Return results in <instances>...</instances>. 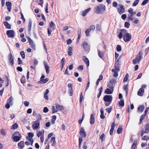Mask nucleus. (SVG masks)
<instances>
[{
  "instance_id": "1",
  "label": "nucleus",
  "mask_w": 149,
  "mask_h": 149,
  "mask_svg": "<svg viewBox=\"0 0 149 149\" xmlns=\"http://www.w3.org/2000/svg\"><path fill=\"white\" fill-rule=\"evenodd\" d=\"M106 6L103 4L96 6L95 8V12L97 14L103 13L105 10Z\"/></svg>"
},
{
  "instance_id": "2",
  "label": "nucleus",
  "mask_w": 149,
  "mask_h": 149,
  "mask_svg": "<svg viewBox=\"0 0 149 149\" xmlns=\"http://www.w3.org/2000/svg\"><path fill=\"white\" fill-rule=\"evenodd\" d=\"M103 100L105 102V105L108 107L110 104L112 100V97L111 95H106L103 97Z\"/></svg>"
},
{
  "instance_id": "3",
  "label": "nucleus",
  "mask_w": 149,
  "mask_h": 149,
  "mask_svg": "<svg viewBox=\"0 0 149 149\" xmlns=\"http://www.w3.org/2000/svg\"><path fill=\"white\" fill-rule=\"evenodd\" d=\"M142 57V53L141 51H140L136 55L135 58L132 61L133 63L134 64L136 63H139Z\"/></svg>"
},
{
  "instance_id": "4",
  "label": "nucleus",
  "mask_w": 149,
  "mask_h": 149,
  "mask_svg": "<svg viewBox=\"0 0 149 149\" xmlns=\"http://www.w3.org/2000/svg\"><path fill=\"white\" fill-rule=\"evenodd\" d=\"M81 46L83 47L85 51H88L89 50L90 47L87 42H83L81 45Z\"/></svg>"
},
{
  "instance_id": "5",
  "label": "nucleus",
  "mask_w": 149,
  "mask_h": 149,
  "mask_svg": "<svg viewBox=\"0 0 149 149\" xmlns=\"http://www.w3.org/2000/svg\"><path fill=\"white\" fill-rule=\"evenodd\" d=\"M124 41L126 42L130 41L132 38L131 35L129 33H127L123 36Z\"/></svg>"
},
{
  "instance_id": "6",
  "label": "nucleus",
  "mask_w": 149,
  "mask_h": 149,
  "mask_svg": "<svg viewBox=\"0 0 149 149\" xmlns=\"http://www.w3.org/2000/svg\"><path fill=\"white\" fill-rule=\"evenodd\" d=\"M8 62L11 66H13V65L14 63L13 57L11 53L8 55Z\"/></svg>"
},
{
  "instance_id": "7",
  "label": "nucleus",
  "mask_w": 149,
  "mask_h": 149,
  "mask_svg": "<svg viewBox=\"0 0 149 149\" xmlns=\"http://www.w3.org/2000/svg\"><path fill=\"white\" fill-rule=\"evenodd\" d=\"M13 100V98L12 97H10L8 100L7 102L5 105V107L7 109H8L10 108V105L12 104V101Z\"/></svg>"
},
{
  "instance_id": "8",
  "label": "nucleus",
  "mask_w": 149,
  "mask_h": 149,
  "mask_svg": "<svg viewBox=\"0 0 149 149\" xmlns=\"http://www.w3.org/2000/svg\"><path fill=\"white\" fill-rule=\"evenodd\" d=\"M40 122L38 121H34L32 124L33 129L34 130L37 129L39 127Z\"/></svg>"
},
{
  "instance_id": "9",
  "label": "nucleus",
  "mask_w": 149,
  "mask_h": 149,
  "mask_svg": "<svg viewBox=\"0 0 149 149\" xmlns=\"http://www.w3.org/2000/svg\"><path fill=\"white\" fill-rule=\"evenodd\" d=\"M6 34L9 37L13 38L14 36V32L12 30H8L6 31Z\"/></svg>"
},
{
  "instance_id": "10",
  "label": "nucleus",
  "mask_w": 149,
  "mask_h": 149,
  "mask_svg": "<svg viewBox=\"0 0 149 149\" xmlns=\"http://www.w3.org/2000/svg\"><path fill=\"white\" fill-rule=\"evenodd\" d=\"M79 133L81 136L85 138L86 137V133L84 129L82 127L81 128L79 132Z\"/></svg>"
},
{
  "instance_id": "11",
  "label": "nucleus",
  "mask_w": 149,
  "mask_h": 149,
  "mask_svg": "<svg viewBox=\"0 0 149 149\" xmlns=\"http://www.w3.org/2000/svg\"><path fill=\"white\" fill-rule=\"evenodd\" d=\"M43 64L44 65L45 69L46 71V73L47 74H48L49 72V66L47 62L45 61H43Z\"/></svg>"
},
{
  "instance_id": "12",
  "label": "nucleus",
  "mask_w": 149,
  "mask_h": 149,
  "mask_svg": "<svg viewBox=\"0 0 149 149\" xmlns=\"http://www.w3.org/2000/svg\"><path fill=\"white\" fill-rule=\"evenodd\" d=\"M12 5V3L10 2L7 1L6 2V5L9 12H10L11 10Z\"/></svg>"
},
{
  "instance_id": "13",
  "label": "nucleus",
  "mask_w": 149,
  "mask_h": 149,
  "mask_svg": "<svg viewBox=\"0 0 149 149\" xmlns=\"http://www.w3.org/2000/svg\"><path fill=\"white\" fill-rule=\"evenodd\" d=\"M29 41L30 44L31 46V47L33 48L34 50L36 49V46L34 43H33V41L30 38H29Z\"/></svg>"
},
{
  "instance_id": "14",
  "label": "nucleus",
  "mask_w": 149,
  "mask_h": 149,
  "mask_svg": "<svg viewBox=\"0 0 149 149\" xmlns=\"http://www.w3.org/2000/svg\"><path fill=\"white\" fill-rule=\"evenodd\" d=\"M118 10L119 13L120 14H123L125 12V9L124 6L123 5L120 6V8L118 9Z\"/></svg>"
},
{
  "instance_id": "15",
  "label": "nucleus",
  "mask_w": 149,
  "mask_h": 149,
  "mask_svg": "<svg viewBox=\"0 0 149 149\" xmlns=\"http://www.w3.org/2000/svg\"><path fill=\"white\" fill-rule=\"evenodd\" d=\"M91 10V8H90L86 9L82 12V15L84 17L86 15L87 13L90 11Z\"/></svg>"
},
{
  "instance_id": "16",
  "label": "nucleus",
  "mask_w": 149,
  "mask_h": 149,
  "mask_svg": "<svg viewBox=\"0 0 149 149\" xmlns=\"http://www.w3.org/2000/svg\"><path fill=\"white\" fill-rule=\"evenodd\" d=\"M95 114H92L91 115L90 118V123L91 124H92L94 123L95 122L94 117Z\"/></svg>"
},
{
  "instance_id": "17",
  "label": "nucleus",
  "mask_w": 149,
  "mask_h": 149,
  "mask_svg": "<svg viewBox=\"0 0 149 149\" xmlns=\"http://www.w3.org/2000/svg\"><path fill=\"white\" fill-rule=\"evenodd\" d=\"M145 108L144 105H140L138 108V111L139 112H142L143 111Z\"/></svg>"
},
{
  "instance_id": "18",
  "label": "nucleus",
  "mask_w": 149,
  "mask_h": 149,
  "mask_svg": "<svg viewBox=\"0 0 149 149\" xmlns=\"http://www.w3.org/2000/svg\"><path fill=\"white\" fill-rule=\"evenodd\" d=\"M144 90L142 88H141L138 92V95L140 96H142L144 93Z\"/></svg>"
},
{
  "instance_id": "19",
  "label": "nucleus",
  "mask_w": 149,
  "mask_h": 149,
  "mask_svg": "<svg viewBox=\"0 0 149 149\" xmlns=\"http://www.w3.org/2000/svg\"><path fill=\"white\" fill-rule=\"evenodd\" d=\"M56 109L59 111L62 110L64 109V107H63L58 104H56Z\"/></svg>"
},
{
  "instance_id": "20",
  "label": "nucleus",
  "mask_w": 149,
  "mask_h": 149,
  "mask_svg": "<svg viewBox=\"0 0 149 149\" xmlns=\"http://www.w3.org/2000/svg\"><path fill=\"white\" fill-rule=\"evenodd\" d=\"M83 57L84 58L83 60L86 64L87 66L88 67L89 65V61L88 59L85 56H84Z\"/></svg>"
},
{
  "instance_id": "21",
  "label": "nucleus",
  "mask_w": 149,
  "mask_h": 149,
  "mask_svg": "<svg viewBox=\"0 0 149 149\" xmlns=\"http://www.w3.org/2000/svg\"><path fill=\"white\" fill-rule=\"evenodd\" d=\"M37 136L38 137H39L40 136H44V130H43L41 131H39L37 133Z\"/></svg>"
},
{
  "instance_id": "22",
  "label": "nucleus",
  "mask_w": 149,
  "mask_h": 149,
  "mask_svg": "<svg viewBox=\"0 0 149 149\" xmlns=\"http://www.w3.org/2000/svg\"><path fill=\"white\" fill-rule=\"evenodd\" d=\"M18 146L20 149H23L24 146V142L23 141H21L18 144Z\"/></svg>"
},
{
  "instance_id": "23",
  "label": "nucleus",
  "mask_w": 149,
  "mask_h": 149,
  "mask_svg": "<svg viewBox=\"0 0 149 149\" xmlns=\"http://www.w3.org/2000/svg\"><path fill=\"white\" fill-rule=\"evenodd\" d=\"M32 21L31 20H29L28 25V31L30 32L31 31L32 26Z\"/></svg>"
},
{
  "instance_id": "24",
  "label": "nucleus",
  "mask_w": 149,
  "mask_h": 149,
  "mask_svg": "<svg viewBox=\"0 0 149 149\" xmlns=\"http://www.w3.org/2000/svg\"><path fill=\"white\" fill-rule=\"evenodd\" d=\"M98 55L99 57L100 58L102 57L104 53V52L101 51L100 50L97 49Z\"/></svg>"
},
{
  "instance_id": "25",
  "label": "nucleus",
  "mask_w": 149,
  "mask_h": 149,
  "mask_svg": "<svg viewBox=\"0 0 149 149\" xmlns=\"http://www.w3.org/2000/svg\"><path fill=\"white\" fill-rule=\"evenodd\" d=\"M100 118L102 119H104L105 118V116L104 115V111L102 108H101L100 109Z\"/></svg>"
},
{
  "instance_id": "26",
  "label": "nucleus",
  "mask_w": 149,
  "mask_h": 149,
  "mask_svg": "<svg viewBox=\"0 0 149 149\" xmlns=\"http://www.w3.org/2000/svg\"><path fill=\"white\" fill-rule=\"evenodd\" d=\"M130 13V15H133L136 13V12L133 11V9L131 8H130L128 10Z\"/></svg>"
},
{
  "instance_id": "27",
  "label": "nucleus",
  "mask_w": 149,
  "mask_h": 149,
  "mask_svg": "<svg viewBox=\"0 0 149 149\" xmlns=\"http://www.w3.org/2000/svg\"><path fill=\"white\" fill-rule=\"evenodd\" d=\"M1 135L4 136H5L6 134V130L3 128L1 129Z\"/></svg>"
},
{
  "instance_id": "28",
  "label": "nucleus",
  "mask_w": 149,
  "mask_h": 149,
  "mask_svg": "<svg viewBox=\"0 0 149 149\" xmlns=\"http://www.w3.org/2000/svg\"><path fill=\"white\" fill-rule=\"evenodd\" d=\"M21 138V136L20 137L17 136H15L13 137V139L15 141L17 142L19 141L20 138Z\"/></svg>"
},
{
  "instance_id": "29",
  "label": "nucleus",
  "mask_w": 149,
  "mask_h": 149,
  "mask_svg": "<svg viewBox=\"0 0 149 149\" xmlns=\"http://www.w3.org/2000/svg\"><path fill=\"white\" fill-rule=\"evenodd\" d=\"M113 91H111L109 88H107L105 91V93L106 94H111L112 93Z\"/></svg>"
},
{
  "instance_id": "30",
  "label": "nucleus",
  "mask_w": 149,
  "mask_h": 149,
  "mask_svg": "<svg viewBox=\"0 0 149 149\" xmlns=\"http://www.w3.org/2000/svg\"><path fill=\"white\" fill-rule=\"evenodd\" d=\"M4 24L7 29H11L10 25L7 22H4Z\"/></svg>"
},
{
  "instance_id": "31",
  "label": "nucleus",
  "mask_w": 149,
  "mask_h": 149,
  "mask_svg": "<svg viewBox=\"0 0 149 149\" xmlns=\"http://www.w3.org/2000/svg\"><path fill=\"white\" fill-rule=\"evenodd\" d=\"M20 81L21 83L23 84H24L25 83L26 79L25 77L24 76H22V78L20 79Z\"/></svg>"
},
{
  "instance_id": "32",
  "label": "nucleus",
  "mask_w": 149,
  "mask_h": 149,
  "mask_svg": "<svg viewBox=\"0 0 149 149\" xmlns=\"http://www.w3.org/2000/svg\"><path fill=\"white\" fill-rule=\"evenodd\" d=\"M56 116H52V118L51 120V122L52 124H54L55 123V121L56 120Z\"/></svg>"
},
{
  "instance_id": "33",
  "label": "nucleus",
  "mask_w": 149,
  "mask_h": 149,
  "mask_svg": "<svg viewBox=\"0 0 149 149\" xmlns=\"http://www.w3.org/2000/svg\"><path fill=\"white\" fill-rule=\"evenodd\" d=\"M109 82L112 85H115L116 82V80L115 79H111L109 81Z\"/></svg>"
},
{
  "instance_id": "34",
  "label": "nucleus",
  "mask_w": 149,
  "mask_h": 149,
  "mask_svg": "<svg viewBox=\"0 0 149 149\" xmlns=\"http://www.w3.org/2000/svg\"><path fill=\"white\" fill-rule=\"evenodd\" d=\"M149 128L147 125H146V126L145 130H144V132L145 133H147L149 132Z\"/></svg>"
},
{
  "instance_id": "35",
  "label": "nucleus",
  "mask_w": 149,
  "mask_h": 149,
  "mask_svg": "<svg viewBox=\"0 0 149 149\" xmlns=\"http://www.w3.org/2000/svg\"><path fill=\"white\" fill-rule=\"evenodd\" d=\"M18 127L17 124L16 123H15L12 126L11 128L12 129H16Z\"/></svg>"
},
{
  "instance_id": "36",
  "label": "nucleus",
  "mask_w": 149,
  "mask_h": 149,
  "mask_svg": "<svg viewBox=\"0 0 149 149\" xmlns=\"http://www.w3.org/2000/svg\"><path fill=\"white\" fill-rule=\"evenodd\" d=\"M140 0H136L132 5L133 6H136L139 3Z\"/></svg>"
},
{
  "instance_id": "37",
  "label": "nucleus",
  "mask_w": 149,
  "mask_h": 149,
  "mask_svg": "<svg viewBox=\"0 0 149 149\" xmlns=\"http://www.w3.org/2000/svg\"><path fill=\"white\" fill-rule=\"evenodd\" d=\"M26 138L31 143V146H32L33 143V139L32 138L29 137H28V136L26 137Z\"/></svg>"
},
{
  "instance_id": "38",
  "label": "nucleus",
  "mask_w": 149,
  "mask_h": 149,
  "mask_svg": "<svg viewBox=\"0 0 149 149\" xmlns=\"http://www.w3.org/2000/svg\"><path fill=\"white\" fill-rule=\"evenodd\" d=\"M114 69L112 70H114L115 71L118 72L119 71V68L118 65H115L114 66Z\"/></svg>"
},
{
  "instance_id": "39",
  "label": "nucleus",
  "mask_w": 149,
  "mask_h": 149,
  "mask_svg": "<svg viewBox=\"0 0 149 149\" xmlns=\"http://www.w3.org/2000/svg\"><path fill=\"white\" fill-rule=\"evenodd\" d=\"M122 128L121 126H120L117 130V132L118 134H119L121 133L122 130Z\"/></svg>"
},
{
  "instance_id": "40",
  "label": "nucleus",
  "mask_w": 149,
  "mask_h": 149,
  "mask_svg": "<svg viewBox=\"0 0 149 149\" xmlns=\"http://www.w3.org/2000/svg\"><path fill=\"white\" fill-rule=\"evenodd\" d=\"M37 120H36V121H38L40 122V120H41V115L39 114H38L37 115Z\"/></svg>"
},
{
  "instance_id": "41",
  "label": "nucleus",
  "mask_w": 149,
  "mask_h": 149,
  "mask_svg": "<svg viewBox=\"0 0 149 149\" xmlns=\"http://www.w3.org/2000/svg\"><path fill=\"white\" fill-rule=\"evenodd\" d=\"M91 31L88 29L86 30L85 32L86 36H90L89 33Z\"/></svg>"
},
{
  "instance_id": "42",
  "label": "nucleus",
  "mask_w": 149,
  "mask_h": 149,
  "mask_svg": "<svg viewBox=\"0 0 149 149\" xmlns=\"http://www.w3.org/2000/svg\"><path fill=\"white\" fill-rule=\"evenodd\" d=\"M52 113H54L58 111V110L55 109L54 106L52 107Z\"/></svg>"
},
{
  "instance_id": "43",
  "label": "nucleus",
  "mask_w": 149,
  "mask_h": 149,
  "mask_svg": "<svg viewBox=\"0 0 149 149\" xmlns=\"http://www.w3.org/2000/svg\"><path fill=\"white\" fill-rule=\"evenodd\" d=\"M149 139V137L147 136H143L142 138V139L143 140L147 141Z\"/></svg>"
},
{
  "instance_id": "44",
  "label": "nucleus",
  "mask_w": 149,
  "mask_h": 149,
  "mask_svg": "<svg viewBox=\"0 0 149 149\" xmlns=\"http://www.w3.org/2000/svg\"><path fill=\"white\" fill-rule=\"evenodd\" d=\"M111 71L114 72V74H113V76L114 77H116L118 76V74L117 72L115 71L114 70H112Z\"/></svg>"
},
{
  "instance_id": "45",
  "label": "nucleus",
  "mask_w": 149,
  "mask_h": 149,
  "mask_svg": "<svg viewBox=\"0 0 149 149\" xmlns=\"http://www.w3.org/2000/svg\"><path fill=\"white\" fill-rule=\"evenodd\" d=\"M49 80V79L48 78H46L45 79H43L42 80H41V82L42 83L44 84L47 82Z\"/></svg>"
},
{
  "instance_id": "46",
  "label": "nucleus",
  "mask_w": 149,
  "mask_h": 149,
  "mask_svg": "<svg viewBox=\"0 0 149 149\" xmlns=\"http://www.w3.org/2000/svg\"><path fill=\"white\" fill-rule=\"evenodd\" d=\"M116 48L118 52H120L121 50V47L120 45H117Z\"/></svg>"
},
{
  "instance_id": "47",
  "label": "nucleus",
  "mask_w": 149,
  "mask_h": 149,
  "mask_svg": "<svg viewBox=\"0 0 149 149\" xmlns=\"http://www.w3.org/2000/svg\"><path fill=\"white\" fill-rule=\"evenodd\" d=\"M20 54L22 58L24 59L25 58V54L24 51H22L20 52Z\"/></svg>"
},
{
  "instance_id": "48",
  "label": "nucleus",
  "mask_w": 149,
  "mask_h": 149,
  "mask_svg": "<svg viewBox=\"0 0 149 149\" xmlns=\"http://www.w3.org/2000/svg\"><path fill=\"white\" fill-rule=\"evenodd\" d=\"M146 116L145 114H142L141 116L140 119V124L141 123L142 121L143 120L145 116Z\"/></svg>"
},
{
  "instance_id": "49",
  "label": "nucleus",
  "mask_w": 149,
  "mask_h": 149,
  "mask_svg": "<svg viewBox=\"0 0 149 149\" xmlns=\"http://www.w3.org/2000/svg\"><path fill=\"white\" fill-rule=\"evenodd\" d=\"M119 104L121 106H124V100H121L119 102Z\"/></svg>"
},
{
  "instance_id": "50",
  "label": "nucleus",
  "mask_w": 149,
  "mask_h": 149,
  "mask_svg": "<svg viewBox=\"0 0 149 149\" xmlns=\"http://www.w3.org/2000/svg\"><path fill=\"white\" fill-rule=\"evenodd\" d=\"M129 77V75L128 74H127L125 76L124 78L123 81H127L128 80V77Z\"/></svg>"
},
{
  "instance_id": "51",
  "label": "nucleus",
  "mask_w": 149,
  "mask_h": 149,
  "mask_svg": "<svg viewBox=\"0 0 149 149\" xmlns=\"http://www.w3.org/2000/svg\"><path fill=\"white\" fill-rule=\"evenodd\" d=\"M65 62V59L64 58H63L61 61V65H64Z\"/></svg>"
},
{
  "instance_id": "52",
  "label": "nucleus",
  "mask_w": 149,
  "mask_h": 149,
  "mask_svg": "<svg viewBox=\"0 0 149 149\" xmlns=\"http://www.w3.org/2000/svg\"><path fill=\"white\" fill-rule=\"evenodd\" d=\"M83 98V96L82 95V93L81 92L80 94V102L81 103Z\"/></svg>"
},
{
  "instance_id": "53",
  "label": "nucleus",
  "mask_w": 149,
  "mask_h": 149,
  "mask_svg": "<svg viewBox=\"0 0 149 149\" xmlns=\"http://www.w3.org/2000/svg\"><path fill=\"white\" fill-rule=\"evenodd\" d=\"M112 109V107H111L110 108H107L106 109V110L108 113H110L111 112Z\"/></svg>"
},
{
  "instance_id": "54",
  "label": "nucleus",
  "mask_w": 149,
  "mask_h": 149,
  "mask_svg": "<svg viewBox=\"0 0 149 149\" xmlns=\"http://www.w3.org/2000/svg\"><path fill=\"white\" fill-rule=\"evenodd\" d=\"M95 28V26L94 25H92L90 26L89 28L88 29L91 31L92 30H94Z\"/></svg>"
},
{
  "instance_id": "55",
  "label": "nucleus",
  "mask_w": 149,
  "mask_h": 149,
  "mask_svg": "<svg viewBox=\"0 0 149 149\" xmlns=\"http://www.w3.org/2000/svg\"><path fill=\"white\" fill-rule=\"evenodd\" d=\"M130 25V23L127 22H126L125 23V26L127 28H129Z\"/></svg>"
},
{
  "instance_id": "56",
  "label": "nucleus",
  "mask_w": 149,
  "mask_h": 149,
  "mask_svg": "<svg viewBox=\"0 0 149 149\" xmlns=\"http://www.w3.org/2000/svg\"><path fill=\"white\" fill-rule=\"evenodd\" d=\"M28 137L32 138L34 136V134L33 133L30 132L28 133Z\"/></svg>"
},
{
  "instance_id": "57",
  "label": "nucleus",
  "mask_w": 149,
  "mask_h": 149,
  "mask_svg": "<svg viewBox=\"0 0 149 149\" xmlns=\"http://www.w3.org/2000/svg\"><path fill=\"white\" fill-rule=\"evenodd\" d=\"M148 0H145L143 1L141 5H144L146 4L148 2Z\"/></svg>"
},
{
  "instance_id": "58",
  "label": "nucleus",
  "mask_w": 149,
  "mask_h": 149,
  "mask_svg": "<svg viewBox=\"0 0 149 149\" xmlns=\"http://www.w3.org/2000/svg\"><path fill=\"white\" fill-rule=\"evenodd\" d=\"M34 64L35 65H38V60L36 58H34L33 59Z\"/></svg>"
},
{
  "instance_id": "59",
  "label": "nucleus",
  "mask_w": 149,
  "mask_h": 149,
  "mask_svg": "<svg viewBox=\"0 0 149 149\" xmlns=\"http://www.w3.org/2000/svg\"><path fill=\"white\" fill-rule=\"evenodd\" d=\"M68 91L69 92L70 95L71 96L73 94V90L72 89H69Z\"/></svg>"
},
{
  "instance_id": "60",
  "label": "nucleus",
  "mask_w": 149,
  "mask_h": 149,
  "mask_svg": "<svg viewBox=\"0 0 149 149\" xmlns=\"http://www.w3.org/2000/svg\"><path fill=\"white\" fill-rule=\"evenodd\" d=\"M113 6L114 7H116L118 6V3L116 1H113Z\"/></svg>"
},
{
  "instance_id": "61",
  "label": "nucleus",
  "mask_w": 149,
  "mask_h": 149,
  "mask_svg": "<svg viewBox=\"0 0 149 149\" xmlns=\"http://www.w3.org/2000/svg\"><path fill=\"white\" fill-rule=\"evenodd\" d=\"M115 122H113L112 123L111 125V129L114 130V128L115 127Z\"/></svg>"
},
{
  "instance_id": "62",
  "label": "nucleus",
  "mask_w": 149,
  "mask_h": 149,
  "mask_svg": "<svg viewBox=\"0 0 149 149\" xmlns=\"http://www.w3.org/2000/svg\"><path fill=\"white\" fill-rule=\"evenodd\" d=\"M96 28L97 30L100 31L101 29L100 25L99 24H97L96 26Z\"/></svg>"
},
{
  "instance_id": "63",
  "label": "nucleus",
  "mask_w": 149,
  "mask_h": 149,
  "mask_svg": "<svg viewBox=\"0 0 149 149\" xmlns=\"http://www.w3.org/2000/svg\"><path fill=\"white\" fill-rule=\"evenodd\" d=\"M43 111L44 113H47L48 111V109L47 107H45L44 108Z\"/></svg>"
},
{
  "instance_id": "64",
  "label": "nucleus",
  "mask_w": 149,
  "mask_h": 149,
  "mask_svg": "<svg viewBox=\"0 0 149 149\" xmlns=\"http://www.w3.org/2000/svg\"><path fill=\"white\" fill-rule=\"evenodd\" d=\"M123 36V34L121 32H120L119 34L118 35V37L120 39H121L122 38Z\"/></svg>"
}]
</instances>
